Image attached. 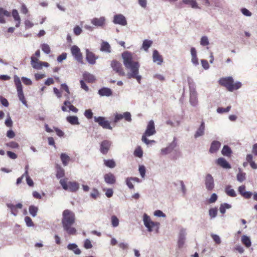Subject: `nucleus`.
I'll return each instance as SVG.
<instances>
[{
	"label": "nucleus",
	"instance_id": "1",
	"mask_svg": "<svg viewBox=\"0 0 257 257\" xmlns=\"http://www.w3.org/2000/svg\"><path fill=\"white\" fill-rule=\"evenodd\" d=\"M123 62L125 67L131 70V73L127 74L128 78H135L140 83L142 77L139 75L140 64L139 62L134 60L133 54L128 51L122 54Z\"/></svg>",
	"mask_w": 257,
	"mask_h": 257
},
{
	"label": "nucleus",
	"instance_id": "2",
	"mask_svg": "<svg viewBox=\"0 0 257 257\" xmlns=\"http://www.w3.org/2000/svg\"><path fill=\"white\" fill-rule=\"evenodd\" d=\"M76 220L75 213L69 209H65L62 212L61 223L65 231L69 235H74L76 229L72 227Z\"/></svg>",
	"mask_w": 257,
	"mask_h": 257
},
{
	"label": "nucleus",
	"instance_id": "3",
	"mask_svg": "<svg viewBox=\"0 0 257 257\" xmlns=\"http://www.w3.org/2000/svg\"><path fill=\"white\" fill-rule=\"evenodd\" d=\"M219 84L225 87L229 91H233L237 90L241 87V83L239 82H234L232 77L229 76L223 77L219 80Z\"/></svg>",
	"mask_w": 257,
	"mask_h": 257
},
{
	"label": "nucleus",
	"instance_id": "4",
	"mask_svg": "<svg viewBox=\"0 0 257 257\" xmlns=\"http://www.w3.org/2000/svg\"><path fill=\"white\" fill-rule=\"evenodd\" d=\"M156 133V130L155 127V124L153 120H150L147 126V129L142 136V141L146 144L147 145H149L150 143H154L155 141L154 140H149L147 137L151 136L154 135Z\"/></svg>",
	"mask_w": 257,
	"mask_h": 257
},
{
	"label": "nucleus",
	"instance_id": "5",
	"mask_svg": "<svg viewBox=\"0 0 257 257\" xmlns=\"http://www.w3.org/2000/svg\"><path fill=\"white\" fill-rule=\"evenodd\" d=\"M67 178H63L60 180L59 183L63 189L72 192H76L79 188V184L76 181L67 182Z\"/></svg>",
	"mask_w": 257,
	"mask_h": 257
},
{
	"label": "nucleus",
	"instance_id": "6",
	"mask_svg": "<svg viewBox=\"0 0 257 257\" xmlns=\"http://www.w3.org/2000/svg\"><path fill=\"white\" fill-rule=\"evenodd\" d=\"M14 82L17 88L18 96L20 100L21 101L24 105L27 106V101L25 98V96L23 93L21 80L19 77L16 75L14 76Z\"/></svg>",
	"mask_w": 257,
	"mask_h": 257
},
{
	"label": "nucleus",
	"instance_id": "7",
	"mask_svg": "<svg viewBox=\"0 0 257 257\" xmlns=\"http://www.w3.org/2000/svg\"><path fill=\"white\" fill-rule=\"evenodd\" d=\"M143 220L144 224L148 228L149 231L151 232L153 231V228L155 227H156L157 229H158L160 223L157 222L152 221L150 217L146 214H144Z\"/></svg>",
	"mask_w": 257,
	"mask_h": 257
},
{
	"label": "nucleus",
	"instance_id": "8",
	"mask_svg": "<svg viewBox=\"0 0 257 257\" xmlns=\"http://www.w3.org/2000/svg\"><path fill=\"white\" fill-rule=\"evenodd\" d=\"M110 66L113 70L120 76L125 75V72L120 62L116 60L111 61Z\"/></svg>",
	"mask_w": 257,
	"mask_h": 257
},
{
	"label": "nucleus",
	"instance_id": "9",
	"mask_svg": "<svg viewBox=\"0 0 257 257\" xmlns=\"http://www.w3.org/2000/svg\"><path fill=\"white\" fill-rule=\"evenodd\" d=\"M31 65L32 67L36 69H41L43 66L48 67L49 66V64L46 62H42L39 61L38 59L34 56H32Z\"/></svg>",
	"mask_w": 257,
	"mask_h": 257
},
{
	"label": "nucleus",
	"instance_id": "10",
	"mask_svg": "<svg viewBox=\"0 0 257 257\" xmlns=\"http://www.w3.org/2000/svg\"><path fill=\"white\" fill-rule=\"evenodd\" d=\"M71 51L72 55L75 59L79 62L83 63V57L80 52V49L76 45L73 46L71 48Z\"/></svg>",
	"mask_w": 257,
	"mask_h": 257
},
{
	"label": "nucleus",
	"instance_id": "11",
	"mask_svg": "<svg viewBox=\"0 0 257 257\" xmlns=\"http://www.w3.org/2000/svg\"><path fill=\"white\" fill-rule=\"evenodd\" d=\"M94 121L96 122H97L99 125L102 126L103 128L109 130L112 129V127L110 126L109 122L108 120H106L104 117H94Z\"/></svg>",
	"mask_w": 257,
	"mask_h": 257
},
{
	"label": "nucleus",
	"instance_id": "12",
	"mask_svg": "<svg viewBox=\"0 0 257 257\" xmlns=\"http://www.w3.org/2000/svg\"><path fill=\"white\" fill-rule=\"evenodd\" d=\"M111 145V143L110 141L108 140L103 141L100 145V152L104 155L106 154L109 150Z\"/></svg>",
	"mask_w": 257,
	"mask_h": 257
},
{
	"label": "nucleus",
	"instance_id": "13",
	"mask_svg": "<svg viewBox=\"0 0 257 257\" xmlns=\"http://www.w3.org/2000/svg\"><path fill=\"white\" fill-rule=\"evenodd\" d=\"M113 22L115 24H119L122 26H125L127 24L125 18L121 14L115 15Z\"/></svg>",
	"mask_w": 257,
	"mask_h": 257
},
{
	"label": "nucleus",
	"instance_id": "14",
	"mask_svg": "<svg viewBox=\"0 0 257 257\" xmlns=\"http://www.w3.org/2000/svg\"><path fill=\"white\" fill-rule=\"evenodd\" d=\"M205 186L208 190L211 191L214 188V180L212 176L208 174L205 178Z\"/></svg>",
	"mask_w": 257,
	"mask_h": 257
},
{
	"label": "nucleus",
	"instance_id": "15",
	"mask_svg": "<svg viewBox=\"0 0 257 257\" xmlns=\"http://www.w3.org/2000/svg\"><path fill=\"white\" fill-rule=\"evenodd\" d=\"M7 206L9 208L11 209L12 213L16 216L18 213V209H21L22 208L23 205L22 203H18L16 205H14L11 203L7 204Z\"/></svg>",
	"mask_w": 257,
	"mask_h": 257
},
{
	"label": "nucleus",
	"instance_id": "16",
	"mask_svg": "<svg viewBox=\"0 0 257 257\" xmlns=\"http://www.w3.org/2000/svg\"><path fill=\"white\" fill-rule=\"evenodd\" d=\"M190 89V101L192 105L196 106L197 104V93L194 89L191 88V84H189Z\"/></svg>",
	"mask_w": 257,
	"mask_h": 257
},
{
	"label": "nucleus",
	"instance_id": "17",
	"mask_svg": "<svg viewBox=\"0 0 257 257\" xmlns=\"http://www.w3.org/2000/svg\"><path fill=\"white\" fill-rule=\"evenodd\" d=\"M104 179L105 182L108 184H114L116 182V179L114 175L111 173L105 174L104 176Z\"/></svg>",
	"mask_w": 257,
	"mask_h": 257
},
{
	"label": "nucleus",
	"instance_id": "18",
	"mask_svg": "<svg viewBox=\"0 0 257 257\" xmlns=\"http://www.w3.org/2000/svg\"><path fill=\"white\" fill-rule=\"evenodd\" d=\"M216 164L224 169H230L231 168L230 165L226 161V160L223 158H218L216 161Z\"/></svg>",
	"mask_w": 257,
	"mask_h": 257
},
{
	"label": "nucleus",
	"instance_id": "19",
	"mask_svg": "<svg viewBox=\"0 0 257 257\" xmlns=\"http://www.w3.org/2000/svg\"><path fill=\"white\" fill-rule=\"evenodd\" d=\"M221 146V143L217 141H214L212 142L210 148L209 149V152L210 153H215L218 151Z\"/></svg>",
	"mask_w": 257,
	"mask_h": 257
},
{
	"label": "nucleus",
	"instance_id": "20",
	"mask_svg": "<svg viewBox=\"0 0 257 257\" xmlns=\"http://www.w3.org/2000/svg\"><path fill=\"white\" fill-rule=\"evenodd\" d=\"M153 59L154 62L157 63L159 65H161L163 61L162 56L160 55L158 51L155 50L153 53Z\"/></svg>",
	"mask_w": 257,
	"mask_h": 257
},
{
	"label": "nucleus",
	"instance_id": "21",
	"mask_svg": "<svg viewBox=\"0 0 257 257\" xmlns=\"http://www.w3.org/2000/svg\"><path fill=\"white\" fill-rule=\"evenodd\" d=\"M105 21V20L104 17L95 18L91 20V23L95 26L101 27L104 25Z\"/></svg>",
	"mask_w": 257,
	"mask_h": 257
},
{
	"label": "nucleus",
	"instance_id": "22",
	"mask_svg": "<svg viewBox=\"0 0 257 257\" xmlns=\"http://www.w3.org/2000/svg\"><path fill=\"white\" fill-rule=\"evenodd\" d=\"M9 17L11 16L10 12L5 10L3 8H0V23L4 24L6 23L4 17Z\"/></svg>",
	"mask_w": 257,
	"mask_h": 257
},
{
	"label": "nucleus",
	"instance_id": "23",
	"mask_svg": "<svg viewBox=\"0 0 257 257\" xmlns=\"http://www.w3.org/2000/svg\"><path fill=\"white\" fill-rule=\"evenodd\" d=\"M205 130V123L204 121H202L199 127L198 128L197 131L196 132L194 137L197 138L200 136H202L204 134Z\"/></svg>",
	"mask_w": 257,
	"mask_h": 257
},
{
	"label": "nucleus",
	"instance_id": "24",
	"mask_svg": "<svg viewBox=\"0 0 257 257\" xmlns=\"http://www.w3.org/2000/svg\"><path fill=\"white\" fill-rule=\"evenodd\" d=\"M86 59L87 61L91 64H94L96 62V57L95 55L91 52L87 51Z\"/></svg>",
	"mask_w": 257,
	"mask_h": 257
},
{
	"label": "nucleus",
	"instance_id": "25",
	"mask_svg": "<svg viewBox=\"0 0 257 257\" xmlns=\"http://www.w3.org/2000/svg\"><path fill=\"white\" fill-rule=\"evenodd\" d=\"M98 93L101 96H109L112 95V92L110 88L103 87L99 90Z\"/></svg>",
	"mask_w": 257,
	"mask_h": 257
},
{
	"label": "nucleus",
	"instance_id": "26",
	"mask_svg": "<svg viewBox=\"0 0 257 257\" xmlns=\"http://www.w3.org/2000/svg\"><path fill=\"white\" fill-rule=\"evenodd\" d=\"M56 176L58 179L61 178L64 176L65 172L64 170L61 167L60 165L57 164L56 165Z\"/></svg>",
	"mask_w": 257,
	"mask_h": 257
},
{
	"label": "nucleus",
	"instance_id": "27",
	"mask_svg": "<svg viewBox=\"0 0 257 257\" xmlns=\"http://www.w3.org/2000/svg\"><path fill=\"white\" fill-rule=\"evenodd\" d=\"M83 78L88 83H93L95 81V78L93 75L86 72L83 74Z\"/></svg>",
	"mask_w": 257,
	"mask_h": 257
},
{
	"label": "nucleus",
	"instance_id": "28",
	"mask_svg": "<svg viewBox=\"0 0 257 257\" xmlns=\"http://www.w3.org/2000/svg\"><path fill=\"white\" fill-rule=\"evenodd\" d=\"M60 159L64 166H67L70 161L69 156L65 153H62L61 154Z\"/></svg>",
	"mask_w": 257,
	"mask_h": 257
},
{
	"label": "nucleus",
	"instance_id": "29",
	"mask_svg": "<svg viewBox=\"0 0 257 257\" xmlns=\"http://www.w3.org/2000/svg\"><path fill=\"white\" fill-rule=\"evenodd\" d=\"M176 146L175 142L172 143L169 147L163 149L161 150L162 155H166L171 152L174 148Z\"/></svg>",
	"mask_w": 257,
	"mask_h": 257
},
{
	"label": "nucleus",
	"instance_id": "30",
	"mask_svg": "<svg viewBox=\"0 0 257 257\" xmlns=\"http://www.w3.org/2000/svg\"><path fill=\"white\" fill-rule=\"evenodd\" d=\"M12 15L15 20L17 22L16 27L18 28L20 26L21 23V19L18 11L16 10H14L12 12Z\"/></svg>",
	"mask_w": 257,
	"mask_h": 257
},
{
	"label": "nucleus",
	"instance_id": "31",
	"mask_svg": "<svg viewBox=\"0 0 257 257\" xmlns=\"http://www.w3.org/2000/svg\"><path fill=\"white\" fill-rule=\"evenodd\" d=\"M252 155L251 154H248L246 156V160L247 162H248L250 165V167L253 169H257V164L255 163L254 161H252Z\"/></svg>",
	"mask_w": 257,
	"mask_h": 257
},
{
	"label": "nucleus",
	"instance_id": "32",
	"mask_svg": "<svg viewBox=\"0 0 257 257\" xmlns=\"http://www.w3.org/2000/svg\"><path fill=\"white\" fill-rule=\"evenodd\" d=\"M225 192L229 196L234 197L236 196L235 191L231 188V186H227L225 188Z\"/></svg>",
	"mask_w": 257,
	"mask_h": 257
},
{
	"label": "nucleus",
	"instance_id": "33",
	"mask_svg": "<svg viewBox=\"0 0 257 257\" xmlns=\"http://www.w3.org/2000/svg\"><path fill=\"white\" fill-rule=\"evenodd\" d=\"M221 153L223 156H225L226 157H230L232 153L231 150L230 148L227 145H225L223 147Z\"/></svg>",
	"mask_w": 257,
	"mask_h": 257
},
{
	"label": "nucleus",
	"instance_id": "34",
	"mask_svg": "<svg viewBox=\"0 0 257 257\" xmlns=\"http://www.w3.org/2000/svg\"><path fill=\"white\" fill-rule=\"evenodd\" d=\"M242 243L247 247H249L251 246V241L250 238L246 235H243L241 237Z\"/></svg>",
	"mask_w": 257,
	"mask_h": 257
},
{
	"label": "nucleus",
	"instance_id": "35",
	"mask_svg": "<svg viewBox=\"0 0 257 257\" xmlns=\"http://www.w3.org/2000/svg\"><path fill=\"white\" fill-rule=\"evenodd\" d=\"M66 119L71 124H78L79 121L78 117L76 116H67Z\"/></svg>",
	"mask_w": 257,
	"mask_h": 257
},
{
	"label": "nucleus",
	"instance_id": "36",
	"mask_svg": "<svg viewBox=\"0 0 257 257\" xmlns=\"http://www.w3.org/2000/svg\"><path fill=\"white\" fill-rule=\"evenodd\" d=\"M67 247L69 249L73 250L76 254L81 253V250L77 248V245L74 243L69 244Z\"/></svg>",
	"mask_w": 257,
	"mask_h": 257
},
{
	"label": "nucleus",
	"instance_id": "37",
	"mask_svg": "<svg viewBox=\"0 0 257 257\" xmlns=\"http://www.w3.org/2000/svg\"><path fill=\"white\" fill-rule=\"evenodd\" d=\"M104 164L110 168H113L116 166L115 161L112 159L104 160Z\"/></svg>",
	"mask_w": 257,
	"mask_h": 257
},
{
	"label": "nucleus",
	"instance_id": "38",
	"mask_svg": "<svg viewBox=\"0 0 257 257\" xmlns=\"http://www.w3.org/2000/svg\"><path fill=\"white\" fill-rule=\"evenodd\" d=\"M100 50L105 51L107 53L110 52V46L106 42H104L101 44Z\"/></svg>",
	"mask_w": 257,
	"mask_h": 257
},
{
	"label": "nucleus",
	"instance_id": "39",
	"mask_svg": "<svg viewBox=\"0 0 257 257\" xmlns=\"http://www.w3.org/2000/svg\"><path fill=\"white\" fill-rule=\"evenodd\" d=\"M183 3L190 6L192 8H198V5L195 0H183Z\"/></svg>",
	"mask_w": 257,
	"mask_h": 257
},
{
	"label": "nucleus",
	"instance_id": "40",
	"mask_svg": "<svg viewBox=\"0 0 257 257\" xmlns=\"http://www.w3.org/2000/svg\"><path fill=\"white\" fill-rule=\"evenodd\" d=\"M153 44V42L149 40H145L143 43V48L146 51H147L149 48Z\"/></svg>",
	"mask_w": 257,
	"mask_h": 257
},
{
	"label": "nucleus",
	"instance_id": "41",
	"mask_svg": "<svg viewBox=\"0 0 257 257\" xmlns=\"http://www.w3.org/2000/svg\"><path fill=\"white\" fill-rule=\"evenodd\" d=\"M29 212L30 214L35 217L36 216L37 212L38 211V208L34 205H31L29 207Z\"/></svg>",
	"mask_w": 257,
	"mask_h": 257
},
{
	"label": "nucleus",
	"instance_id": "42",
	"mask_svg": "<svg viewBox=\"0 0 257 257\" xmlns=\"http://www.w3.org/2000/svg\"><path fill=\"white\" fill-rule=\"evenodd\" d=\"M132 180L139 181V179L137 178H128L126 179V185H127L128 188L130 189H133L134 187V185L132 183Z\"/></svg>",
	"mask_w": 257,
	"mask_h": 257
},
{
	"label": "nucleus",
	"instance_id": "43",
	"mask_svg": "<svg viewBox=\"0 0 257 257\" xmlns=\"http://www.w3.org/2000/svg\"><path fill=\"white\" fill-rule=\"evenodd\" d=\"M231 207V205L230 204H227V203H224L223 204H221L219 210L220 212L222 214H224L226 211V209H229Z\"/></svg>",
	"mask_w": 257,
	"mask_h": 257
},
{
	"label": "nucleus",
	"instance_id": "44",
	"mask_svg": "<svg viewBox=\"0 0 257 257\" xmlns=\"http://www.w3.org/2000/svg\"><path fill=\"white\" fill-rule=\"evenodd\" d=\"M64 104L65 106H68L71 111L74 112H77L78 111V109L73 105L71 104L70 102L69 101H65Z\"/></svg>",
	"mask_w": 257,
	"mask_h": 257
},
{
	"label": "nucleus",
	"instance_id": "45",
	"mask_svg": "<svg viewBox=\"0 0 257 257\" xmlns=\"http://www.w3.org/2000/svg\"><path fill=\"white\" fill-rule=\"evenodd\" d=\"M41 49L42 51L47 54L50 53L51 50L49 46L47 44H43L41 45Z\"/></svg>",
	"mask_w": 257,
	"mask_h": 257
},
{
	"label": "nucleus",
	"instance_id": "46",
	"mask_svg": "<svg viewBox=\"0 0 257 257\" xmlns=\"http://www.w3.org/2000/svg\"><path fill=\"white\" fill-rule=\"evenodd\" d=\"M245 179V173L242 172H239L237 175V180L241 182Z\"/></svg>",
	"mask_w": 257,
	"mask_h": 257
},
{
	"label": "nucleus",
	"instance_id": "47",
	"mask_svg": "<svg viewBox=\"0 0 257 257\" xmlns=\"http://www.w3.org/2000/svg\"><path fill=\"white\" fill-rule=\"evenodd\" d=\"M217 213V208H211L209 210V214L211 218H214L216 216Z\"/></svg>",
	"mask_w": 257,
	"mask_h": 257
},
{
	"label": "nucleus",
	"instance_id": "48",
	"mask_svg": "<svg viewBox=\"0 0 257 257\" xmlns=\"http://www.w3.org/2000/svg\"><path fill=\"white\" fill-rule=\"evenodd\" d=\"M135 156L141 158L143 156V151L140 147H138L134 152Z\"/></svg>",
	"mask_w": 257,
	"mask_h": 257
},
{
	"label": "nucleus",
	"instance_id": "49",
	"mask_svg": "<svg viewBox=\"0 0 257 257\" xmlns=\"http://www.w3.org/2000/svg\"><path fill=\"white\" fill-rule=\"evenodd\" d=\"M25 221L28 227H31L34 225L32 220L29 216H26L25 217Z\"/></svg>",
	"mask_w": 257,
	"mask_h": 257
},
{
	"label": "nucleus",
	"instance_id": "50",
	"mask_svg": "<svg viewBox=\"0 0 257 257\" xmlns=\"http://www.w3.org/2000/svg\"><path fill=\"white\" fill-rule=\"evenodd\" d=\"M111 223L113 227H116L118 225L119 220L118 218L114 215L111 217Z\"/></svg>",
	"mask_w": 257,
	"mask_h": 257
},
{
	"label": "nucleus",
	"instance_id": "51",
	"mask_svg": "<svg viewBox=\"0 0 257 257\" xmlns=\"http://www.w3.org/2000/svg\"><path fill=\"white\" fill-rule=\"evenodd\" d=\"M6 146L12 149L18 148L19 147V144L15 142H11L7 143Z\"/></svg>",
	"mask_w": 257,
	"mask_h": 257
},
{
	"label": "nucleus",
	"instance_id": "52",
	"mask_svg": "<svg viewBox=\"0 0 257 257\" xmlns=\"http://www.w3.org/2000/svg\"><path fill=\"white\" fill-rule=\"evenodd\" d=\"M85 116L88 119H91L93 117V113L91 109H86L84 112Z\"/></svg>",
	"mask_w": 257,
	"mask_h": 257
},
{
	"label": "nucleus",
	"instance_id": "53",
	"mask_svg": "<svg viewBox=\"0 0 257 257\" xmlns=\"http://www.w3.org/2000/svg\"><path fill=\"white\" fill-rule=\"evenodd\" d=\"M200 44L202 46H207L209 44L208 38L206 36H203L200 41Z\"/></svg>",
	"mask_w": 257,
	"mask_h": 257
},
{
	"label": "nucleus",
	"instance_id": "54",
	"mask_svg": "<svg viewBox=\"0 0 257 257\" xmlns=\"http://www.w3.org/2000/svg\"><path fill=\"white\" fill-rule=\"evenodd\" d=\"M122 115V118H124L126 121H131L132 120L131 114L129 112H125Z\"/></svg>",
	"mask_w": 257,
	"mask_h": 257
},
{
	"label": "nucleus",
	"instance_id": "55",
	"mask_svg": "<svg viewBox=\"0 0 257 257\" xmlns=\"http://www.w3.org/2000/svg\"><path fill=\"white\" fill-rule=\"evenodd\" d=\"M230 106H228L226 108L218 107L217 109V111L218 113L227 112L230 110Z\"/></svg>",
	"mask_w": 257,
	"mask_h": 257
},
{
	"label": "nucleus",
	"instance_id": "56",
	"mask_svg": "<svg viewBox=\"0 0 257 257\" xmlns=\"http://www.w3.org/2000/svg\"><path fill=\"white\" fill-rule=\"evenodd\" d=\"M185 242V237L183 235H181L178 241V245L179 247H182Z\"/></svg>",
	"mask_w": 257,
	"mask_h": 257
},
{
	"label": "nucleus",
	"instance_id": "57",
	"mask_svg": "<svg viewBox=\"0 0 257 257\" xmlns=\"http://www.w3.org/2000/svg\"><path fill=\"white\" fill-rule=\"evenodd\" d=\"M74 33L75 35H79L82 32V29L79 26H76L73 29Z\"/></svg>",
	"mask_w": 257,
	"mask_h": 257
},
{
	"label": "nucleus",
	"instance_id": "58",
	"mask_svg": "<svg viewBox=\"0 0 257 257\" xmlns=\"http://www.w3.org/2000/svg\"><path fill=\"white\" fill-rule=\"evenodd\" d=\"M84 247L86 249H89L92 248V245L91 244V241L89 239H87L85 240Z\"/></svg>",
	"mask_w": 257,
	"mask_h": 257
},
{
	"label": "nucleus",
	"instance_id": "59",
	"mask_svg": "<svg viewBox=\"0 0 257 257\" xmlns=\"http://www.w3.org/2000/svg\"><path fill=\"white\" fill-rule=\"evenodd\" d=\"M90 196L92 198L96 199L99 196V192L96 189H93L92 192L90 194Z\"/></svg>",
	"mask_w": 257,
	"mask_h": 257
},
{
	"label": "nucleus",
	"instance_id": "60",
	"mask_svg": "<svg viewBox=\"0 0 257 257\" xmlns=\"http://www.w3.org/2000/svg\"><path fill=\"white\" fill-rule=\"evenodd\" d=\"M66 57L67 54L66 53H63L57 57V61L59 62H61L63 60L66 58Z\"/></svg>",
	"mask_w": 257,
	"mask_h": 257
},
{
	"label": "nucleus",
	"instance_id": "61",
	"mask_svg": "<svg viewBox=\"0 0 257 257\" xmlns=\"http://www.w3.org/2000/svg\"><path fill=\"white\" fill-rule=\"evenodd\" d=\"M217 199V196L215 193H213L211 195L210 198L209 199V202L210 203L215 202Z\"/></svg>",
	"mask_w": 257,
	"mask_h": 257
},
{
	"label": "nucleus",
	"instance_id": "62",
	"mask_svg": "<svg viewBox=\"0 0 257 257\" xmlns=\"http://www.w3.org/2000/svg\"><path fill=\"white\" fill-rule=\"evenodd\" d=\"M212 238L217 244H220L221 243V240L218 235L216 234H213L212 235Z\"/></svg>",
	"mask_w": 257,
	"mask_h": 257
},
{
	"label": "nucleus",
	"instance_id": "63",
	"mask_svg": "<svg viewBox=\"0 0 257 257\" xmlns=\"http://www.w3.org/2000/svg\"><path fill=\"white\" fill-rule=\"evenodd\" d=\"M0 100H1V103L4 106H5L6 107H7V106H9V102H8V100L6 98L1 96L0 97Z\"/></svg>",
	"mask_w": 257,
	"mask_h": 257
},
{
	"label": "nucleus",
	"instance_id": "64",
	"mask_svg": "<svg viewBox=\"0 0 257 257\" xmlns=\"http://www.w3.org/2000/svg\"><path fill=\"white\" fill-rule=\"evenodd\" d=\"M22 80L23 82V83L27 85H30L32 84V81L31 80L29 79V78H27L26 77H23L22 78Z\"/></svg>",
	"mask_w": 257,
	"mask_h": 257
}]
</instances>
